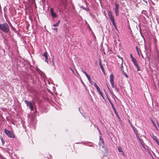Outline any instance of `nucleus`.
Returning a JSON list of instances; mask_svg holds the SVG:
<instances>
[{"label":"nucleus","mask_w":159,"mask_h":159,"mask_svg":"<svg viewBox=\"0 0 159 159\" xmlns=\"http://www.w3.org/2000/svg\"><path fill=\"white\" fill-rule=\"evenodd\" d=\"M0 29L3 32L7 33L9 31L10 28L6 22L0 24Z\"/></svg>","instance_id":"1"},{"label":"nucleus","mask_w":159,"mask_h":159,"mask_svg":"<svg viewBox=\"0 0 159 159\" xmlns=\"http://www.w3.org/2000/svg\"><path fill=\"white\" fill-rule=\"evenodd\" d=\"M25 102L26 104L27 107L30 109L31 111H33L34 109V106H35L34 101L32 102H30L27 100H25Z\"/></svg>","instance_id":"2"},{"label":"nucleus","mask_w":159,"mask_h":159,"mask_svg":"<svg viewBox=\"0 0 159 159\" xmlns=\"http://www.w3.org/2000/svg\"><path fill=\"white\" fill-rule=\"evenodd\" d=\"M4 132L8 137L10 138H15V136L11 131L8 130L6 129H4Z\"/></svg>","instance_id":"3"},{"label":"nucleus","mask_w":159,"mask_h":159,"mask_svg":"<svg viewBox=\"0 0 159 159\" xmlns=\"http://www.w3.org/2000/svg\"><path fill=\"white\" fill-rule=\"evenodd\" d=\"M115 12L116 16H118L119 15V5L118 3H115Z\"/></svg>","instance_id":"4"},{"label":"nucleus","mask_w":159,"mask_h":159,"mask_svg":"<svg viewBox=\"0 0 159 159\" xmlns=\"http://www.w3.org/2000/svg\"><path fill=\"white\" fill-rule=\"evenodd\" d=\"M110 82L112 88H114V76L112 74H111L110 76Z\"/></svg>","instance_id":"5"},{"label":"nucleus","mask_w":159,"mask_h":159,"mask_svg":"<svg viewBox=\"0 0 159 159\" xmlns=\"http://www.w3.org/2000/svg\"><path fill=\"white\" fill-rule=\"evenodd\" d=\"M110 82L112 88H114V76L112 74H111L110 76Z\"/></svg>","instance_id":"6"},{"label":"nucleus","mask_w":159,"mask_h":159,"mask_svg":"<svg viewBox=\"0 0 159 159\" xmlns=\"http://www.w3.org/2000/svg\"><path fill=\"white\" fill-rule=\"evenodd\" d=\"M101 138H102L101 136H100V140L99 143V144L100 146H101L102 148H103L104 146V141H103V139H101Z\"/></svg>","instance_id":"7"},{"label":"nucleus","mask_w":159,"mask_h":159,"mask_svg":"<svg viewBox=\"0 0 159 159\" xmlns=\"http://www.w3.org/2000/svg\"><path fill=\"white\" fill-rule=\"evenodd\" d=\"M99 94L100 95L102 98L104 99V97L102 94V93L100 90V88L98 86L96 88Z\"/></svg>","instance_id":"8"},{"label":"nucleus","mask_w":159,"mask_h":159,"mask_svg":"<svg viewBox=\"0 0 159 159\" xmlns=\"http://www.w3.org/2000/svg\"><path fill=\"white\" fill-rule=\"evenodd\" d=\"M109 16L112 22H113V21H115L114 18L111 12L109 14Z\"/></svg>","instance_id":"9"},{"label":"nucleus","mask_w":159,"mask_h":159,"mask_svg":"<svg viewBox=\"0 0 159 159\" xmlns=\"http://www.w3.org/2000/svg\"><path fill=\"white\" fill-rule=\"evenodd\" d=\"M152 139L156 142L157 144H159V140H158V139L156 136L153 135L152 137Z\"/></svg>","instance_id":"10"},{"label":"nucleus","mask_w":159,"mask_h":159,"mask_svg":"<svg viewBox=\"0 0 159 159\" xmlns=\"http://www.w3.org/2000/svg\"><path fill=\"white\" fill-rule=\"evenodd\" d=\"M118 151L119 152H122V155H123L124 156L125 154L122 151L121 147L120 146H119L118 148Z\"/></svg>","instance_id":"11"},{"label":"nucleus","mask_w":159,"mask_h":159,"mask_svg":"<svg viewBox=\"0 0 159 159\" xmlns=\"http://www.w3.org/2000/svg\"><path fill=\"white\" fill-rule=\"evenodd\" d=\"M128 122H129V124H130L131 127L132 128V129H133V130H134V132L135 133H136V131H135L136 129H135V128L134 127V126L132 125V123L130 121V120H128Z\"/></svg>","instance_id":"12"},{"label":"nucleus","mask_w":159,"mask_h":159,"mask_svg":"<svg viewBox=\"0 0 159 159\" xmlns=\"http://www.w3.org/2000/svg\"><path fill=\"white\" fill-rule=\"evenodd\" d=\"M99 65L100 66L102 72L103 73H104V69L103 66H102V64L101 63V61H99Z\"/></svg>","instance_id":"13"},{"label":"nucleus","mask_w":159,"mask_h":159,"mask_svg":"<svg viewBox=\"0 0 159 159\" xmlns=\"http://www.w3.org/2000/svg\"><path fill=\"white\" fill-rule=\"evenodd\" d=\"M132 61L133 62L134 65L135 66H137L138 65V64L137 63V62L136 61L135 59H133V60H132Z\"/></svg>","instance_id":"14"},{"label":"nucleus","mask_w":159,"mask_h":159,"mask_svg":"<svg viewBox=\"0 0 159 159\" xmlns=\"http://www.w3.org/2000/svg\"><path fill=\"white\" fill-rule=\"evenodd\" d=\"M120 58H121V65H120L121 69V70H122L123 71H124V70L123 69V60L122 57H120Z\"/></svg>","instance_id":"15"},{"label":"nucleus","mask_w":159,"mask_h":159,"mask_svg":"<svg viewBox=\"0 0 159 159\" xmlns=\"http://www.w3.org/2000/svg\"><path fill=\"white\" fill-rule=\"evenodd\" d=\"M52 17L53 18H56L57 16V14L55 13L54 12L51 13Z\"/></svg>","instance_id":"16"},{"label":"nucleus","mask_w":159,"mask_h":159,"mask_svg":"<svg viewBox=\"0 0 159 159\" xmlns=\"http://www.w3.org/2000/svg\"><path fill=\"white\" fill-rule=\"evenodd\" d=\"M60 22V20H59L58 21V22H57L55 24H53V26L54 27L58 26L59 25Z\"/></svg>","instance_id":"17"},{"label":"nucleus","mask_w":159,"mask_h":159,"mask_svg":"<svg viewBox=\"0 0 159 159\" xmlns=\"http://www.w3.org/2000/svg\"><path fill=\"white\" fill-rule=\"evenodd\" d=\"M86 77L87 78L89 81V82L91 83L92 82V80L90 76L89 75H88V76H87Z\"/></svg>","instance_id":"18"},{"label":"nucleus","mask_w":159,"mask_h":159,"mask_svg":"<svg viewBox=\"0 0 159 159\" xmlns=\"http://www.w3.org/2000/svg\"><path fill=\"white\" fill-rule=\"evenodd\" d=\"M43 56H44L45 57H48V54L47 52H45L43 54Z\"/></svg>","instance_id":"19"},{"label":"nucleus","mask_w":159,"mask_h":159,"mask_svg":"<svg viewBox=\"0 0 159 159\" xmlns=\"http://www.w3.org/2000/svg\"><path fill=\"white\" fill-rule=\"evenodd\" d=\"M113 111L116 114V115L117 116H118V113H117V112L116 110V109H115L114 110H113Z\"/></svg>","instance_id":"20"},{"label":"nucleus","mask_w":159,"mask_h":159,"mask_svg":"<svg viewBox=\"0 0 159 159\" xmlns=\"http://www.w3.org/2000/svg\"><path fill=\"white\" fill-rule=\"evenodd\" d=\"M96 128H97V129L98 130V132H99V134H100L101 135H102V134H101V132H100V129H99V128L98 127V126H96Z\"/></svg>","instance_id":"21"},{"label":"nucleus","mask_w":159,"mask_h":159,"mask_svg":"<svg viewBox=\"0 0 159 159\" xmlns=\"http://www.w3.org/2000/svg\"><path fill=\"white\" fill-rule=\"evenodd\" d=\"M136 67L137 68V70L138 71H139L140 70V68L138 65H137V66H136Z\"/></svg>","instance_id":"22"},{"label":"nucleus","mask_w":159,"mask_h":159,"mask_svg":"<svg viewBox=\"0 0 159 159\" xmlns=\"http://www.w3.org/2000/svg\"><path fill=\"white\" fill-rule=\"evenodd\" d=\"M111 105L112 107L113 110L116 109L113 103H111Z\"/></svg>","instance_id":"23"},{"label":"nucleus","mask_w":159,"mask_h":159,"mask_svg":"<svg viewBox=\"0 0 159 159\" xmlns=\"http://www.w3.org/2000/svg\"><path fill=\"white\" fill-rule=\"evenodd\" d=\"M139 140L140 141V142L141 143V144L142 145L143 147H144V145H143V140H142V139H139Z\"/></svg>","instance_id":"24"},{"label":"nucleus","mask_w":159,"mask_h":159,"mask_svg":"<svg viewBox=\"0 0 159 159\" xmlns=\"http://www.w3.org/2000/svg\"><path fill=\"white\" fill-rule=\"evenodd\" d=\"M112 23L113 25H114V26L115 27L116 29V24H115V21H113V22H112Z\"/></svg>","instance_id":"25"},{"label":"nucleus","mask_w":159,"mask_h":159,"mask_svg":"<svg viewBox=\"0 0 159 159\" xmlns=\"http://www.w3.org/2000/svg\"><path fill=\"white\" fill-rule=\"evenodd\" d=\"M93 85H94V86L95 87V88L97 87L98 86V85H97V84H96V83L94 82V84H93Z\"/></svg>","instance_id":"26"},{"label":"nucleus","mask_w":159,"mask_h":159,"mask_svg":"<svg viewBox=\"0 0 159 159\" xmlns=\"http://www.w3.org/2000/svg\"><path fill=\"white\" fill-rule=\"evenodd\" d=\"M45 61L46 62L48 63V57H45Z\"/></svg>","instance_id":"27"},{"label":"nucleus","mask_w":159,"mask_h":159,"mask_svg":"<svg viewBox=\"0 0 159 159\" xmlns=\"http://www.w3.org/2000/svg\"><path fill=\"white\" fill-rule=\"evenodd\" d=\"M50 12L51 13L54 12L53 9L52 8H50Z\"/></svg>","instance_id":"28"},{"label":"nucleus","mask_w":159,"mask_h":159,"mask_svg":"<svg viewBox=\"0 0 159 159\" xmlns=\"http://www.w3.org/2000/svg\"><path fill=\"white\" fill-rule=\"evenodd\" d=\"M53 30H55L56 32H57V28H54L52 29Z\"/></svg>","instance_id":"29"},{"label":"nucleus","mask_w":159,"mask_h":159,"mask_svg":"<svg viewBox=\"0 0 159 159\" xmlns=\"http://www.w3.org/2000/svg\"><path fill=\"white\" fill-rule=\"evenodd\" d=\"M124 75H125V76L127 78H128V75H127V74L125 73H124Z\"/></svg>","instance_id":"30"},{"label":"nucleus","mask_w":159,"mask_h":159,"mask_svg":"<svg viewBox=\"0 0 159 159\" xmlns=\"http://www.w3.org/2000/svg\"><path fill=\"white\" fill-rule=\"evenodd\" d=\"M130 57L131 58H132V60L133 59H135L133 57V56H132V54L131 53L130 54Z\"/></svg>","instance_id":"31"},{"label":"nucleus","mask_w":159,"mask_h":159,"mask_svg":"<svg viewBox=\"0 0 159 159\" xmlns=\"http://www.w3.org/2000/svg\"><path fill=\"white\" fill-rule=\"evenodd\" d=\"M115 90L117 92H118L119 91V89L116 87L115 88Z\"/></svg>","instance_id":"32"},{"label":"nucleus","mask_w":159,"mask_h":159,"mask_svg":"<svg viewBox=\"0 0 159 159\" xmlns=\"http://www.w3.org/2000/svg\"><path fill=\"white\" fill-rule=\"evenodd\" d=\"M108 100H109V102L111 104V103H112L111 102V100L109 99H108Z\"/></svg>","instance_id":"33"},{"label":"nucleus","mask_w":159,"mask_h":159,"mask_svg":"<svg viewBox=\"0 0 159 159\" xmlns=\"http://www.w3.org/2000/svg\"><path fill=\"white\" fill-rule=\"evenodd\" d=\"M152 121V123L154 125V126H155V124L154 123V122H153V121Z\"/></svg>","instance_id":"34"},{"label":"nucleus","mask_w":159,"mask_h":159,"mask_svg":"<svg viewBox=\"0 0 159 159\" xmlns=\"http://www.w3.org/2000/svg\"><path fill=\"white\" fill-rule=\"evenodd\" d=\"M83 73L85 74V75L87 74V73L85 71L83 72Z\"/></svg>","instance_id":"35"},{"label":"nucleus","mask_w":159,"mask_h":159,"mask_svg":"<svg viewBox=\"0 0 159 159\" xmlns=\"http://www.w3.org/2000/svg\"><path fill=\"white\" fill-rule=\"evenodd\" d=\"M93 125L95 127H96V126H97L95 124H93Z\"/></svg>","instance_id":"36"},{"label":"nucleus","mask_w":159,"mask_h":159,"mask_svg":"<svg viewBox=\"0 0 159 159\" xmlns=\"http://www.w3.org/2000/svg\"><path fill=\"white\" fill-rule=\"evenodd\" d=\"M143 1H144V2L146 3L147 4V1H145V0H143Z\"/></svg>","instance_id":"37"},{"label":"nucleus","mask_w":159,"mask_h":159,"mask_svg":"<svg viewBox=\"0 0 159 159\" xmlns=\"http://www.w3.org/2000/svg\"><path fill=\"white\" fill-rule=\"evenodd\" d=\"M85 76H86V77H87V76H88V75H89L87 73V74H86L85 75Z\"/></svg>","instance_id":"38"},{"label":"nucleus","mask_w":159,"mask_h":159,"mask_svg":"<svg viewBox=\"0 0 159 159\" xmlns=\"http://www.w3.org/2000/svg\"><path fill=\"white\" fill-rule=\"evenodd\" d=\"M82 72L83 73V72H85V71H84L83 70H82Z\"/></svg>","instance_id":"39"},{"label":"nucleus","mask_w":159,"mask_h":159,"mask_svg":"<svg viewBox=\"0 0 159 159\" xmlns=\"http://www.w3.org/2000/svg\"><path fill=\"white\" fill-rule=\"evenodd\" d=\"M71 69V71H72L73 72H74L73 70H72V68L71 69Z\"/></svg>","instance_id":"40"},{"label":"nucleus","mask_w":159,"mask_h":159,"mask_svg":"<svg viewBox=\"0 0 159 159\" xmlns=\"http://www.w3.org/2000/svg\"><path fill=\"white\" fill-rule=\"evenodd\" d=\"M79 111H80V108H79Z\"/></svg>","instance_id":"41"},{"label":"nucleus","mask_w":159,"mask_h":159,"mask_svg":"<svg viewBox=\"0 0 159 159\" xmlns=\"http://www.w3.org/2000/svg\"><path fill=\"white\" fill-rule=\"evenodd\" d=\"M142 57L143 58V55L142 54Z\"/></svg>","instance_id":"42"},{"label":"nucleus","mask_w":159,"mask_h":159,"mask_svg":"<svg viewBox=\"0 0 159 159\" xmlns=\"http://www.w3.org/2000/svg\"><path fill=\"white\" fill-rule=\"evenodd\" d=\"M119 58H120L121 59L120 57H118Z\"/></svg>","instance_id":"43"},{"label":"nucleus","mask_w":159,"mask_h":159,"mask_svg":"<svg viewBox=\"0 0 159 159\" xmlns=\"http://www.w3.org/2000/svg\"><path fill=\"white\" fill-rule=\"evenodd\" d=\"M138 53L139 55V52L138 51Z\"/></svg>","instance_id":"44"}]
</instances>
